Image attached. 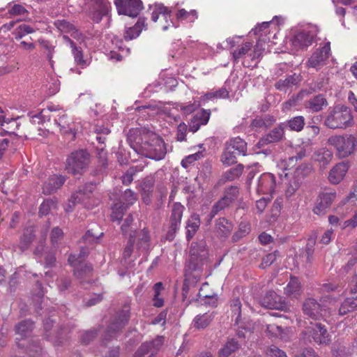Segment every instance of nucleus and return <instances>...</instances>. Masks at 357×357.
Instances as JSON below:
<instances>
[{
    "instance_id": "a18cd8bd",
    "label": "nucleus",
    "mask_w": 357,
    "mask_h": 357,
    "mask_svg": "<svg viewBox=\"0 0 357 357\" xmlns=\"http://www.w3.org/2000/svg\"><path fill=\"white\" fill-rule=\"evenodd\" d=\"M33 328V322L31 320H24L19 323L15 330L17 333L20 335L22 337L26 336L29 332L32 331Z\"/></svg>"
},
{
    "instance_id": "603ef678",
    "label": "nucleus",
    "mask_w": 357,
    "mask_h": 357,
    "mask_svg": "<svg viewBox=\"0 0 357 357\" xmlns=\"http://www.w3.org/2000/svg\"><path fill=\"white\" fill-rule=\"evenodd\" d=\"M243 165H238L235 167L231 168L225 173V178L227 180H234L238 178L243 173Z\"/></svg>"
},
{
    "instance_id": "e433bc0d",
    "label": "nucleus",
    "mask_w": 357,
    "mask_h": 357,
    "mask_svg": "<svg viewBox=\"0 0 357 357\" xmlns=\"http://www.w3.org/2000/svg\"><path fill=\"white\" fill-rule=\"evenodd\" d=\"M230 204H231L224 197H222L220 199L215 202L213 206L210 213L208 215V223L210 224L212 219L215 217V215H216L221 211L228 207Z\"/></svg>"
},
{
    "instance_id": "9b49d317",
    "label": "nucleus",
    "mask_w": 357,
    "mask_h": 357,
    "mask_svg": "<svg viewBox=\"0 0 357 357\" xmlns=\"http://www.w3.org/2000/svg\"><path fill=\"white\" fill-rule=\"evenodd\" d=\"M276 187L275 177L273 174L264 173L257 179L256 191L259 195H272Z\"/></svg>"
},
{
    "instance_id": "5fc2aeb1",
    "label": "nucleus",
    "mask_w": 357,
    "mask_h": 357,
    "mask_svg": "<svg viewBox=\"0 0 357 357\" xmlns=\"http://www.w3.org/2000/svg\"><path fill=\"white\" fill-rule=\"evenodd\" d=\"M155 351L149 342L143 343L139 349L135 352L134 357H142L144 355L149 354L151 356L155 354Z\"/></svg>"
},
{
    "instance_id": "3c124183",
    "label": "nucleus",
    "mask_w": 357,
    "mask_h": 357,
    "mask_svg": "<svg viewBox=\"0 0 357 357\" xmlns=\"http://www.w3.org/2000/svg\"><path fill=\"white\" fill-rule=\"evenodd\" d=\"M267 332L273 337L284 339L286 337L284 330L276 324H269L267 326Z\"/></svg>"
},
{
    "instance_id": "4d7b16f0",
    "label": "nucleus",
    "mask_w": 357,
    "mask_h": 357,
    "mask_svg": "<svg viewBox=\"0 0 357 357\" xmlns=\"http://www.w3.org/2000/svg\"><path fill=\"white\" fill-rule=\"evenodd\" d=\"M355 310V303L354 299L347 298L340 305L339 308V314L344 315L347 313Z\"/></svg>"
},
{
    "instance_id": "412c9836",
    "label": "nucleus",
    "mask_w": 357,
    "mask_h": 357,
    "mask_svg": "<svg viewBox=\"0 0 357 357\" xmlns=\"http://www.w3.org/2000/svg\"><path fill=\"white\" fill-rule=\"evenodd\" d=\"M284 128L280 125L261 137L257 144L259 146H264L268 144L278 142L284 137Z\"/></svg>"
},
{
    "instance_id": "2f4dec72",
    "label": "nucleus",
    "mask_w": 357,
    "mask_h": 357,
    "mask_svg": "<svg viewBox=\"0 0 357 357\" xmlns=\"http://www.w3.org/2000/svg\"><path fill=\"white\" fill-rule=\"evenodd\" d=\"M63 38L67 40L72 49V53L74 57L75 62L77 65L84 68L87 66L86 61L83 58L82 50L80 47L75 45V43L71 40L68 36H64Z\"/></svg>"
},
{
    "instance_id": "864d4df0",
    "label": "nucleus",
    "mask_w": 357,
    "mask_h": 357,
    "mask_svg": "<svg viewBox=\"0 0 357 357\" xmlns=\"http://www.w3.org/2000/svg\"><path fill=\"white\" fill-rule=\"evenodd\" d=\"M87 255V250L82 249L78 255H70L68 257V262L71 266H77L78 263H83Z\"/></svg>"
},
{
    "instance_id": "4468645a",
    "label": "nucleus",
    "mask_w": 357,
    "mask_h": 357,
    "mask_svg": "<svg viewBox=\"0 0 357 357\" xmlns=\"http://www.w3.org/2000/svg\"><path fill=\"white\" fill-rule=\"evenodd\" d=\"M94 189L95 185L93 183H86L80 186L79 189L71 196L70 202H71L73 205L82 203L86 206V201L90 198V196Z\"/></svg>"
},
{
    "instance_id": "6ab92c4d",
    "label": "nucleus",
    "mask_w": 357,
    "mask_h": 357,
    "mask_svg": "<svg viewBox=\"0 0 357 357\" xmlns=\"http://www.w3.org/2000/svg\"><path fill=\"white\" fill-rule=\"evenodd\" d=\"M349 169L346 162H342L335 165L329 172L328 181L332 184H338L344 178Z\"/></svg>"
},
{
    "instance_id": "f704fd0d",
    "label": "nucleus",
    "mask_w": 357,
    "mask_h": 357,
    "mask_svg": "<svg viewBox=\"0 0 357 357\" xmlns=\"http://www.w3.org/2000/svg\"><path fill=\"white\" fill-rule=\"evenodd\" d=\"M312 169L310 165L302 164L295 169L292 178L302 183L303 180L311 173Z\"/></svg>"
},
{
    "instance_id": "338daca9",
    "label": "nucleus",
    "mask_w": 357,
    "mask_h": 357,
    "mask_svg": "<svg viewBox=\"0 0 357 357\" xmlns=\"http://www.w3.org/2000/svg\"><path fill=\"white\" fill-rule=\"evenodd\" d=\"M8 13L12 15H25L28 14V10L21 4H14L9 8Z\"/></svg>"
},
{
    "instance_id": "c85d7f7f",
    "label": "nucleus",
    "mask_w": 357,
    "mask_h": 357,
    "mask_svg": "<svg viewBox=\"0 0 357 357\" xmlns=\"http://www.w3.org/2000/svg\"><path fill=\"white\" fill-rule=\"evenodd\" d=\"M200 226L199 215L197 213L192 214L186 223V238L190 241L196 234Z\"/></svg>"
},
{
    "instance_id": "4be33fe9",
    "label": "nucleus",
    "mask_w": 357,
    "mask_h": 357,
    "mask_svg": "<svg viewBox=\"0 0 357 357\" xmlns=\"http://www.w3.org/2000/svg\"><path fill=\"white\" fill-rule=\"evenodd\" d=\"M146 18L139 17L133 26L126 28L124 32L126 40H130L137 38L143 29H146Z\"/></svg>"
},
{
    "instance_id": "37998d69",
    "label": "nucleus",
    "mask_w": 357,
    "mask_h": 357,
    "mask_svg": "<svg viewBox=\"0 0 357 357\" xmlns=\"http://www.w3.org/2000/svg\"><path fill=\"white\" fill-rule=\"evenodd\" d=\"M133 218L132 215H129L123 221L121 225V231L123 234H132L136 237V229L137 227L133 225Z\"/></svg>"
},
{
    "instance_id": "6e6d98bb",
    "label": "nucleus",
    "mask_w": 357,
    "mask_h": 357,
    "mask_svg": "<svg viewBox=\"0 0 357 357\" xmlns=\"http://www.w3.org/2000/svg\"><path fill=\"white\" fill-rule=\"evenodd\" d=\"M127 208L121 205V204H115L112 207V212L111 214V218L113 221L120 220L124 214V211Z\"/></svg>"
},
{
    "instance_id": "a878e982",
    "label": "nucleus",
    "mask_w": 357,
    "mask_h": 357,
    "mask_svg": "<svg viewBox=\"0 0 357 357\" xmlns=\"http://www.w3.org/2000/svg\"><path fill=\"white\" fill-rule=\"evenodd\" d=\"M327 100L322 95H317L305 102V108L312 112H317L327 105Z\"/></svg>"
},
{
    "instance_id": "79ce46f5",
    "label": "nucleus",
    "mask_w": 357,
    "mask_h": 357,
    "mask_svg": "<svg viewBox=\"0 0 357 357\" xmlns=\"http://www.w3.org/2000/svg\"><path fill=\"white\" fill-rule=\"evenodd\" d=\"M36 31V29L32 26L22 24L17 27L13 32V34L15 40H20L26 34L32 33Z\"/></svg>"
},
{
    "instance_id": "2eb2a0df",
    "label": "nucleus",
    "mask_w": 357,
    "mask_h": 357,
    "mask_svg": "<svg viewBox=\"0 0 357 357\" xmlns=\"http://www.w3.org/2000/svg\"><path fill=\"white\" fill-rule=\"evenodd\" d=\"M55 124L59 128L60 132L63 135H71L72 138L75 137L73 123L63 112H60L58 116H53Z\"/></svg>"
},
{
    "instance_id": "a211bd4d",
    "label": "nucleus",
    "mask_w": 357,
    "mask_h": 357,
    "mask_svg": "<svg viewBox=\"0 0 357 357\" xmlns=\"http://www.w3.org/2000/svg\"><path fill=\"white\" fill-rule=\"evenodd\" d=\"M261 304L266 308L282 310L285 307V303L282 298L274 291H268L261 298Z\"/></svg>"
},
{
    "instance_id": "ddd939ff",
    "label": "nucleus",
    "mask_w": 357,
    "mask_h": 357,
    "mask_svg": "<svg viewBox=\"0 0 357 357\" xmlns=\"http://www.w3.org/2000/svg\"><path fill=\"white\" fill-rule=\"evenodd\" d=\"M130 313L128 310H122L115 320L111 323L106 331L107 340L116 337L117 333L121 330L128 322Z\"/></svg>"
},
{
    "instance_id": "423d86ee",
    "label": "nucleus",
    "mask_w": 357,
    "mask_h": 357,
    "mask_svg": "<svg viewBox=\"0 0 357 357\" xmlns=\"http://www.w3.org/2000/svg\"><path fill=\"white\" fill-rule=\"evenodd\" d=\"M119 15L136 17L144 8L141 0H114Z\"/></svg>"
},
{
    "instance_id": "f03ea898",
    "label": "nucleus",
    "mask_w": 357,
    "mask_h": 357,
    "mask_svg": "<svg viewBox=\"0 0 357 357\" xmlns=\"http://www.w3.org/2000/svg\"><path fill=\"white\" fill-rule=\"evenodd\" d=\"M354 124L353 115L349 107L338 105L328 113L324 121V125L331 129H346Z\"/></svg>"
},
{
    "instance_id": "8fccbe9b",
    "label": "nucleus",
    "mask_w": 357,
    "mask_h": 357,
    "mask_svg": "<svg viewBox=\"0 0 357 357\" xmlns=\"http://www.w3.org/2000/svg\"><path fill=\"white\" fill-rule=\"evenodd\" d=\"M232 317H235V323L238 324L241 322V303L238 298L234 299L231 304Z\"/></svg>"
},
{
    "instance_id": "b1692460",
    "label": "nucleus",
    "mask_w": 357,
    "mask_h": 357,
    "mask_svg": "<svg viewBox=\"0 0 357 357\" xmlns=\"http://www.w3.org/2000/svg\"><path fill=\"white\" fill-rule=\"evenodd\" d=\"M184 209L185 207L178 202H175L172 205V214L170 216V227L174 232L179 228Z\"/></svg>"
},
{
    "instance_id": "5701e85b",
    "label": "nucleus",
    "mask_w": 357,
    "mask_h": 357,
    "mask_svg": "<svg viewBox=\"0 0 357 357\" xmlns=\"http://www.w3.org/2000/svg\"><path fill=\"white\" fill-rule=\"evenodd\" d=\"M233 229V225L228 220L220 218L215 220L214 232L218 237H228Z\"/></svg>"
},
{
    "instance_id": "052dcab7",
    "label": "nucleus",
    "mask_w": 357,
    "mask_h": 357,
    "mask_svg": "<svg viewBox=\"0 0 357 357\" xmlns=\"http://www.w3.org/2000/svg\"><path fill=\"white\" fill-rule=\"evenodd\" d=\"M238 193V188L236 186H231L225 190L223 197L231 204L237 198Z\"/></svg>"
},
{
    "instance_id": "4c0bfd02",
    "label": "nucleus",
    "mask_w": 357,
    "mask_h": 357,
    "mask_svg": "<svg viewBox=\"0 0 357 357\" xmlns=\"http://www.w3.org/2000/svg\"><path fill=\"white\" fill-rule=\"evenodd\" d=\"M162 15L167 21L168 18L171 17V11L162 4H157L155 6L154 9L151 14V20L155 22L158 20L160 15Z\"/></svg>"
},
{
    "instance_id": "bb28decb",
    "label": "nucleus",
    "mask_w": 357,
    "mask_h": 357,
    "mask_svg": "<svg viewBox=\"0 0 357 357\" xmlns=\"http://www.w3.org/2000/svg\"><path fill=\"white\" fill-rule=\"evenodd\" d=\"M35 238V229L33 227H29L24 230L20 237L19 249L24 252L29 249Z\"/></svg>"
},
{
    "instance_id": "a19ab883",
    "label": "nucleus",
    "mask_w": 357,
    "mask_h": 357,
    "mask_svg": "<svg viewBox=\"0 0 357 357\" xmlns=\"http://www.w3.org/2000/svg\"><path fill=\"white\" fill-rule=\"evenodd\" d=\"M59 111L56 107L54 105L48 106L46 109H43L40 113L36 115H33L32 120L33 122L36 121V119L42 120L43 118H47V121H50L53 116H58L54 114H50V112H55Z\"/></svg>"
},
{
    "instance_id": "cd10ccee",
    "label": "nucleus",
    "mask_w": 357,
    "mask_h": 357,
    "mask_svg": "<svg viewBox=\"0 0 357 357\" xmlns=\"http://www.w3.org/2000/svg\"><path fill=\"white\" fill-rule=\"evenodd\" d=\"M314 34L308 31H302L298 33L294 40L295 45H299L301 47H306L312 45L314 38Z\"/></svg>"
},
{
    "instance_id": "1a4fd4ad",
    "label": "nucleus",
    "mask_w": 357,
    "mask_h": 357,
    "mask_svg": "<svg viewBox=\"0 0 357 357\" xmlns=\"http://www.w3.org/2000/svg\"><path fill=\"white\" fill-rule=\"evenodd\" d=\"M307 333L312 337L314 342L319 344H328L331 342V335L326 326L321 323L311 324L306 329Z\"/></svg>"
},
{
    "instance_id": "72a5a7b5",
    "label": "nucleus",
    "mask_w": 357,
    "mask_h": 357,
    "mask_svg": "<svg viewBox=\"0 0 357 357\" xmlns=\"http://www.w3.org/2000/svg\"><path fill=\"white\" fill-rule=\"evenodd\" d=\"M213 319V313L206 312L203 314H198L193 320L194 326L197 329H204L211 324Z\"/></svg>"
},
{
    "instance_id": "c03bdc74",
    "label": "nucleus",
    "mask_w": 357,
    "mask_h": 357,
    "mask_svg": "<svg viewBox=\"0 0 357 357\" xmlns=\"http://www.w3.org/2000/svg\"><path fill=\"white\" fill-rule=\"evenodd\" d=\"M252 44L250 42H246L243 43L240 47L236 49L232 52V56L236 62L240 59H242L251 50Z\"/></svg>"
},
{
    "instance_id": "774afa93",
    "label": "nucleus",
    "mask_w": 357,
    "mask_h": 357,
    "mask_svg": "<svg viewBox=\"0 0 357 357\" xmlns=\"http://www.w3.org/2000/svg\"><path fill=\"white\" fill-rule=\"evenodd\" d=\"M268 357H287L286 354L275 346L270 347L267 352Z\"/></svg>"
},
{
    "instance_id": "ea45409f",
    "label": "nucleus",
    "mask_w": 357,
    "mask_h": 357,
    "mask_svg": "<svg viewBox=\"0 0 357 357\" xmlns=\"http://www.w3.org/2000/svg\"><path fill=\"white\" fill-rule=\"evenodd\" d=\"M286 126L291 130L299 132L304 128L305 118L302 116L293 117L287 121Z\"/></svg>"
},
{
    "instance_id": "0eeeda50",
    "label": "nucleus",
    "mask_w": 357,
    "mask_h": 357,
    "mask_svg": "<svg viewBox=\"0 0 357 357\" xmlns=\"http://www.w3.org/2000/svg\"><path fill=\"white\" fill-rule=\"evenodd\" d=\"M303 310L305 315L313 319L324 318L329 314L326 307L312 298H308L304 301Z\"/></svg>"
},
{
    "instance_id": "20e7f679",
    "label": "nucleus",
    "mask_w": 357,
    "mask_h": 357,
    "mask_svg": "<svg viewBox=\"0 0 357 357\" xmlns=\"http://www.w3.org/2000/svg\"><path fill=\"white\" fill-rule=\"evenodd\" d=\"M90 163V154L84 149L72 152L66 158V170L73 175L82 174Z\"/></svg>"
},
{
    "instance_id": "69168bd1",
    "label": "nucleus",
    "mask_w": 357,
    "mask_h": 357,
    "mask_svg": "<svg viewBox=\"0 0 357 357\" xmlns=\"http://www.w3.org/2000/svg\"><path fill=\"white\" fill-rule=\"evenodd\" d=\"M54 206L55 203L52 199H47L40 204L39 214L41 215H46L48 214L51 208Z\"/></svg>"
},
{
    "instance_id": "0e129e2a",
    "label": "nucleus",
    "mask_w": 357,
    "mask_h": 357,
    "mask_svg": "<svg viewBox=\"0 0 357 357\" xmlns=\"http://www.w3.org/2000/svg\"><path fill=\"white\" fill-rule=\"evenodd\" d=\"M155 184V178L153 176H149L145 178L142 184L141 190L144 192H153V188Z\"/></svg>"
},
{
    "instance_id": "7c9ffc66",
    "label": "nucleus",
    "mask_w": 357,
    "mask_h": 357,
    "mask_svg": "<svg viewBox=\"0 0 357 357\" xmlns=\"http://www.w3.org/2000/svg\"><path fill=\"white\" fill-rule=\"evenodd\" d=\"M284 293L291 298H297L301 293V286L298 279L291 277L290 280L284 288Z\"/></svg>"
},
{
    "instance_id": "f257e3e1",
    "label": "nucleus",
    "mask_w": 357,
    "mask_h": 357,
    "mask_svg": "<svg viewBox=\"0 0 357 357\" xmlns=\"http://www.w3.org/2000/svg\"><path fill=\"white\" fill-rule=\"evenodd\" d=\"M130 131L128 142L130 147L137 153L154 160H162L167 154L164 140L153 132Z\"/></svg>"
},
{
    "instance_id": "7ed1b4c3",
    "label": "nucleus",
    "mask_w": 357,
    "mask_h": 357,
    "mask_svg": "<svg viewBox=\"0 0 357 357\" xmlns=\"http://www.w3.org/2000/svg\"><path fill=\"white\" fill-rule=\"evenodd\" d=\"M327 144L335 149L340 158H344L355 151L357 139L353 135H335L328 138Z\"/></svg>"
},
{
    "instance_id": "aec40b11",
    "label": "nucleus",
    "mask_w": 357,
    "mask_h": 357,
    "mask_svg": "<svg viewBox=\"0 0 357 357\" xmlns=\"http://www.w3.org/2000/svg\"><path fill=\"white\" fill-rule=\"evenodd\" d=\"M313 160L321 169H325L333 158V152L326 148H321L314 152Z\"/></svg>"
},
{
    "instance_id": "e2e57ef3",
    "label": "nucleus",
    "mask_w": 357,
    "mask_h": 357,
    "mask_svg": "<svg viewBox=\"0 0 357 357\" xmlns=\"http://www.w3.org/2000/svg\"><path fill=\"white\" fill-rule=\"evenodd\" d=\"M63 236V232L61 229L56 227L52 229L50 234V241L53 245H55L60 241Z\"/></svg>"
},
{
    "instance_id": "c9c22d12",
    "label": "nucleus",
    "mask_w": 357,
    "mask_h": 357,
    "mask_svg": "<svg viewBox=\"0 0 357 357\" xmlns=\"http://www.w3.org/2000/svg\"><path fill=\"white\" fill-rule=\"evenodd\" d=\"M74 275L79 279L82 280L91 275L93 268L91 265L83 263H78L77 266H73Z\"/></svg>"
},
{
    "instance_id": "de8ad7c7",
    "label": "nucleus",
    "mask_w": 357,
    "mask_h": 357,
    "mask_svg": "<svg viewBox=\"0 0 357 357\" xmlns=\"http://www.w3.org/2000/svg\"><path fill=\"white\" fill-rule=\"evenodd\" d=\"M176 17L178 20H188L192 22L197 18V13L195 10H191L188 12L185 9H179L176 13Z\"/></svg>"
},
{
    "instance_id": "bf43d9fd",
    "label": "nucleus",
    "mask_w": 357,
    "mask_h": 357,
    "mask_svg": "<svg viewBox=\"0 0 357 357\" xmlns=\"http://www.w3.org/2000/svg\"><path fill=\"white\" fill-rule=\"evenodd\" d=\"M139 242L137 243V248L139 249L146 250L149 248V232L146 229H142L139 235Z\"/></svg>"
},
{
    "instance_id": "f3484780",
    "label": "nucleus",
    "mask_w": 357,
    "mask_h": 357,
    "mask_svg": "<svg viewBox=\"0 0 357 357\" xmlns=\"http://www.w3.org/2000/svg\"><path fill=\"white\" fill-rule=\"evenodd\" d=\"M66 177L62 175L50 176L43 185V192L51 195L56 192L65 183Z\"/></svg>"
},
{
    "instance_id": "9d476101",
    "label": "nucleus",
    "mask_w": 357,
    "mask_h": 357,
    "mask_svg": "<svg viewBox=\"0 0 357 357\" xmlns=\"http://www.w3.org/2000/svg\"><path fill=\"white\" fill-rule=\"evenodd\" d=\"M190 254V268L193 270L200 269L207 261L208 253L204 246L192 244Z\"/></svg>"
},
{
    "instance_id": "f8f14e48",
    "label": "nucleus",
    "mask_w": 357,
    "mask_h": 357,
    "mask_svg": "<svg viewBox=\"0 0 357 357\" xmlns=\"http://www.w3.org/2000/svg\"><path fill=\"white\" fill-rule=\"evenodd\" d=\"M331 54V43L327 42L321 48L317 50L309 59L307 66L310 68H320L326 63Z\"/></svg>"
},
{
    "instance_id": "58836bf2",
    "label": "nucleus",
    "mask_w": 357,
    "mask_h": 357,
    "mask_svg": "<svg viewBox=\"0 0 357 357\" xmlns=\"http://www.w3.org/2000/svg\"><path fill=\"white\" fill-rule=\"evenodd\" d=\"M302 183L291 178L285 183L284 196L287 199H290L300 188Z\"/></svg>"
},
{
    "instance_id": "dca6fc26",
    "label": "nucleus",
    "mask_w": 357,
    "mask_h": 357,
    "mask_svg": "<svg viewBox=\"0 0 357 357\" xmlns=\"http://www.w3.org/2000/svg\"><path fill=\"white\" fill-rule=\"evenodd\" d=\"M19 119V117H7L6 115L0 114V128L2 130L0 135L1 136H3L5 134L16 135L15 131L20 126V123L17 121Z\"/></svg>"
},
{
    "instance_id": "473e14b6",
    "label": "nucleus",
    "mask_w": 357,
    "mask_h": 357,
    "mask_svg": "<svg viewBox=\"0 0 357 357\" xmlns=\"http://www.w3.org/2000/svg\"><path fill=\"white\" fill-rule=\"evenodd\" d=\"M240 344L234 339L229 340L219 351V357H229L231 354L238 351Z\"/></svg>"
},
{
    "instance_id": "393cba45",
    "label": "nucleus",
    "mask_w": 357,
    "mask_h": 357,
    "mask_svg": "<svg viewBox=\"0 0 357 357\" xmlns=\"http://www.w3.org/2000/svg\"><path fill=\"white\" fill-rule=\"evenodd\" d=\"M227 149L235 151L238 155H245L247 153V143L239 137H233L227 142Z\"/></svg>"
},
{
    "instance_id": "680f3d73",
    "label": "nucleus",
    "mask_w": 357,
    "mask_h": 357,
    "mask_svg": "<svg viewBox=\"0 0 357 357\" xmlns=\"http://www.w3.org/2000/svg\"><path fill=\"white\" fill-rule=\"evenodd\" d=\"M264 43H262L261 40H259L254 48L252 53L250 54L252 60H258L261 56L263 52L265 50Z\"/></svg>"
},
{
    "instance_id": "49530a36",
    "label": "nucleus",
    "mask_w": 357,
    "mask_h": 357,
    "mask_svg": "<svg viewBox=\"0 0 357 357\" xmlns=\"http://www.w3.org/2000/svg\"><path fill=\"white\" fill-rule=\"evenodd\" d=\"M137 199V195L132 190L127 189L122 195L123 203L121 204L123 205L126 208H128L130 206L132 205Z\"/></svg>"
},
{
    "instance_id": "6e6552de",
    "label": "nucleus",
    "mask_w": 357,
    "mask_h": 357,
    "mask_svg": "<svg viewBox=\"0 0 357 357\" xmlns=\"http://www.w3.org/2000/svg\"><path fill=\"white\" fill-rule=\"evenodd\" d=\"M336 197L337 192L335 190L326 189L321 192L313 209L314 213L317 215L324 214Z\"/></svg>"
},
{
    "instance_id": "c756f323",
    "label": "nucleus",
    "mask_w": 357,
    "mask_h": 357,
    "mask_svg": "<svg viewBox=\"0 0 357 357\" xmlns=\"http://www.w3.org/2000/svg\"><path fill=\"white\" fill-rule=\"evenodd\" d=\"M300 80V76L294 74L287 76L285 79H280L275 83V86L280 91H285L287 89L298 84Z\"/></svg>"
},
{
    "instance_id": "13d9d810",
    "label": "nucleus",
    "mask_w": 357,
    "mask_h": 357,
    "mask_svg": "<svg viewBox=\"0 0 357 357\" xmlns=\"http://www.w3.org/2000/svg\"><path fill=\"white\" fill-rule=\"evenodd\" d=\"M210 116V110L202 109L194 116L193 119L195 120V123L197 122L199 124L206 125L209 120Z\"/></svg>"
},
{
    "instance_id": "39448f33",
    "label": "nucleus",
    "mask_w": 357,
    "mask_h": 357,
    "mask_svg": "<svg viewBox=\"0 0 357 357\" xmlns=\"http://www.w3.org/2000/svg\"><path fill=\"white\" fill-rule=\"evenodd\" d=\"M109 9V3L104 0H86L84 8L91 19L96 23H99L102 17L107 15Z\"/></svg>"
},
{
    "instance_id": "09e8293b",
    "label": "nucleus",
    "mask_w": 357,
    "mask_h": 357,
    "mask_svg": "<svg viewBox=\"0 0 357 357\" xmlns=\"http://www.w3.org/2000/svg\"><path fill=\"white\" fill-rule=\"evenodd\" d=\"M237 155L238 153H236L235 151L229 150V149H227V147L226 146L225 151L223 153L222 155L221 160L224 165L229 166L236 162Z\"/></svg>"
}]
</instances>
